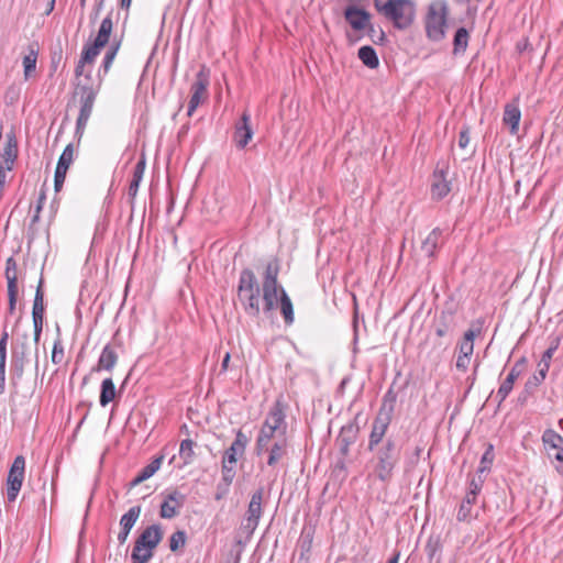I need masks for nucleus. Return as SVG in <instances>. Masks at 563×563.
I'll list each match as a JSON object with an SVG mask.
<instances>
[{
    "mask_svg": "<svg viewBox=\"0 0 563 563\" xmlns=\"http://www.w3.org/2000/svg\"><path fill=\"white\" fill-rule=\"evenodd\" d=\"M18 157V141L13 131L7 133L5 145L3 153L0 155V161L8 170H11Z\"/></svg>",
    "mask_w": 563,
    "mask_h": 563,
    "instance_id": "obj_17",
    "label": "nucleus"
},
{
    "mask_svg": "<svg viewBox=\"0 0 563 563\" xmlns=\"http://www.w3.org/2000/svg\"><path fill=\"white\" fill-rule=\"evenodd\" d=\"M222 478L220 483L225 484L227 486H231L233 478L235 476V471L233 465L230 464H223L222 463Z\"/></svg>",
    "mask_w": 563,
    "mask_h": 563,
    "instance_id": "obj_51",
    "label": "nucleus"
},
{
    "mask_svg": "<svg viewBox=\"0 0 563 563\" xmlns=\"http://www.w3.org/2000/svg\"><path fill=\"white\" fill-rule=\"evenodd\" d=\"M397 394L389 388L383 397L382 406L371 427L389 428L395 411Z\"/></svg>",
    "mask_w": 563,
    "mask_h": 563,
    "instance_id": "obj_11",
    "label": "nucleus"
},
{
    "mask_svg": "<svg viewBox=\"0 0 563 563\" xmlns=\"http://www.w3.org/2000/svg\"><path fill=\"white\" fill-rule=\"evenodd\" d=\"M186 532L183 530L175 531L169 539L170 551L176 552L179 548H183L186 543Z\"/></svg>",
    "mask_w": 563,
    "mask_h": 563,
    "instance_id": "obj_46",
    "label": "nucleus"
},
{
    "mask_svg": "<svg viewBox=\"0 0 563 563\" xmlns=\"http://www.w3.org/2000/svg\"><path fill=\"white\" fill-rule=\"evenodd\" d=\"M42 284L43 280L40 279V284L36 288L34 301H33V309H32V319L33 322L36 321H43L44 318V294L42 290Z\"/></svg>",
    "mask_w": 563,
    "mask_h": 563,
    "instance_id": "obj_31",
    "label": "nucleus"
},
{
    "mask_svg": "<svg viewBox=\"0 0 563 563\" xmlns=\"http://www.w3.org/2000/svg\"><path fill=\"white\" fill-rule=\"evenodd\" d=\"M25 473V459L22 455H18L8 473L7 477V498L9 503L15 501L23 481Z\"/></svg>",
    "mask_w": 563,
    "mask_h": 563,
    "instance_id": "obj_8",
    "label": "nucleus"
},
{
    "mask_svg": "<svg viewBox=\"0 0 563 563\" xmlns=\"http://www.w3.org/2000/svg\"><path fill=\"white\" fill-rule=\"evenodd\" d=\"M141 183V157L136 161L134 165L133 179L130 184L129 196L132 200L136 198L139 191V185Z\"/></svg>",
    "mask_w": 563,
    "mask_h": 563,
    "instance_id": "obj_41",
    "label": "nucleus"
},
{
    "mask_svg": "<svg viewBox=\"0 0 563 563\" xmlns=\"http://www.w3.org/2000/svg\"><path fill=\"white\" fill-rule=\"evenodd\" d=\"M112 19L110 15L106 16L100 24L98 34L95 38V43L99 44L100 46L104 47V45L109 42L111 32H112Z\"/></svg>",
    "mask_w": 563,
    "mask_h": 563,
    "instance_id": "obj_33",
    "label": "nucleus"
},
{
    "mask_svg": "<svg viewBox=\"0 0 563 563\" xmlns=\"http://www.w3.org/2000/svg\"><path fill=\"white\" fill-rule=\"evenodd\" d=\"M344 18L355 31H362L368 26L369 32H374V27L371 25V14L365 9L349 5L344 10Z\"/></svg>",
    "mask_w": 563,
    "mask_h": 563,
    "instance_id": "obj_12",
    "label": "nucleus"
},
{
    "mask_svg": "<svg viewBox=\"0 0 563 563\" xmlns=\"http://www.w3.org/2000/svg\"><path fill=\"white\" fill-rule=\"evenodd\" d=\"M229 488H230V486H227L223 483H218L217 492H216V495H214L216 500L223 499L228 495Z\"/></svg>",
    "mask_w": 563,
    "mask_h": 563,
    "instance_id": "obj_62",
    "label": "nucleus"
},
{
    "mask_svg": "<svg viewBox=\"0 0 563 563\" xmlns=\"http://www.w3.org/2000/svg\"><path fill=\"white\" fill-rule=\"evenodd\" d=\"M20 95V89L18 87L11 86L8 88L4 99L7 104H13Z\"/></svg>",
    "mask_w": 563,
    "mask_h": 563,
    "instance_id": "obj_55",
    "label": "nucleus"
},
{
    "mask_svg": "<svg viewBox=\"0 0 563 563\" xmlns=\"http://www.w3.org/2000/svg\"><path fill=\"white\" fill-rule=\"evenodd\" d=\"M449 8L444 0L434 1L429 5L426 16V33L430 41L440 42L445 37Z\"/></svg>",
    "mask_w": 563,
    "mask_h": 563,
    "instance_id": "obj_4",
    "label": "nucleus"
},
{
    "mask_svg": "<svg viewBox=\"0 0 563 563\" xmlns=\"http://www.w3.org/2000/svg\"><path fill=\"white\" fill-rule=\"evenodd\" d=\"M194 446H195V442L190 439H185L180 442L179 456L183 460L185 465H188L194 461V457H195Z\"/></svg>",
    "mask_w": 563,
    "mask_h": 563,
    "instance_id": "obj_38",
    "label": "nucleus"
},
{
    "mask_svg": "<svg viewBox=\"0 0 563 563\" xmlns=\"http://www.w3.org/2000/svg\"><path fill=\"white\" fill-rule=\"evenodd\" d=\"M388 428L371 427L367 450L372 452V467L376 479L387 484L401 460L402 444L393 437L385 440Z\"/></svg>",
    "mask_w": 563,
    "mask_h": 563,
    "instance_id": "obj_1",
    "label": "nucleus"
},
{
    "mask_svg": "<svg viewBox=\"0 0 563 563\" xmlns=\"http://www.w3.org/2000/svg\"><path fill=\"white\" fill-rule=\"evenodd\" d=\"M455 314L453 310H443L434 323V333L440 339L435 347L440 351H445L452 341L455 330Z\"/></svg>",
    "mask_w": 563,
    "mask_h": 563,
    "instance_id": "obj_6",
    "label": "nucleus"
},
{
    "mask_svg": "<svg viewBox=\"0 0 563 563\" xmlns=\"http://www.w3.org/2000/svg\"><path fill=\"white\" fill-rule=\"evenodd\" d=\"M526 362H527L526 357L519 358L515 363V365L511 367V369H510V372L508 374H514L515 373V379H517L521 375Z\"/></svg>",
    "mask_w": 563,
    "mask_h": 563,
    "instance_id": "obj_61",
    "label": "nucleus"
},
{
    "mask_svg": "<svg viewBox=\"0 0 563 563\" xmlns=\"http://www.w3.org/2000/svg\"><path fill=\"white\" fill-rule=\"evenodd\" d=\"M471 363V356L468 355H457L455 366L461 372H466Z\"/></svg>",
    "mask_w": 563,
    "mask_h": 563,
    "instance_id": "obj_58",
    "label": "nucleus"
},
{
    "mask_svg": "<svg viewBox=\"0 0 563 563\" xmlns=\"http://www.w3.org/2000/svg\"><path fill=\"white\" fill-rule=\"evenodd\" d=\"M475 501L476 498H472V495L466 494L456 515L459 521L470 520L472 506L475 504Z\"/></svg>",
    "mask_w": 563,
    "mask_h": 563,
    "instance_id": "obj_39",
    "label": "nucleus"
},
{
    "mask_svg": "<svg viewBox=\"0 0 563 563\" xmlns=\"http://www.w3.org/2000/svg\"><path fill=\"white\" fill-rule=\"evenodd\" d=\"M481 333V328H470L464 332L462 340L457 343V351L461 355L472 356L474 352V340Z\"/></svg>",
    "mask_w": 563,
    "mask_h": 563,
    "instance_id": "obj_24",
    "label": "nucleus"
},
{
    "mask_svg": "<svg viewBox=\"0 0 563 563\" xmlns=\"http://www.w3.org/2000/svg\"><path fill=\"white\" fill-rule=\"evenodd\" d=\"M164 455L156 456L148 465L143 467V482L152 477L161 467Z\"/></svg>",
    "mask_w": 563,
    "mask_h": 563,
    "instance_id": "obj_48",
    "label": "nucleus"
},
{
    "mask_svg": "<svg viewBox=\"0 0 563 563\" xmlns=\"http://www.w3.org/2000/svg\"><path fill=\"white\" fill-rule=\"evenodd\" d=\"M184 496L178 492H173L167 496L161 506V516L163 518H174L177 515V507H180Z\"/></svg>",
    "mask_w": 563,
    "mask_h": 563,
    "instance_id": "obj_20",
    "label": "nucleus"
},
{
    "mask_svg": "<svg viewBox=\"0 0 563 563\" xmlns=\"http://www.w3.org/2000/svg\"><path fill=\"white\" fill-rule=\"evenodd\" d=\"M102 46H100L99 44L97 43H92L90 45H87L84 47L82 52H81V63H92L95 60V58L99 55L100 51H101Z\"/></svg>",
    "mask_w": 563,
    "mask_h": 563,
    "instance_id": "obj_42",
    "label": "nucleus"
},
{
    "mask_svg": "<svg viewBox=\"0 0 563 563\" xmlns=\"http://www.w3.org/2000/svg\"><path fill=\"white\" fill-rule=\"evenodd\" d=\"M515 382H516V379H515V373H514V374H508L507 377L505 378V380L500 384V386L496 393V396H495V399L498 402V407L505 401V399L511 393Z\"/></svg>",
    "mask_w": 563,
    "mask_h": 563,
    "instance_id": "obj_36",
    "label": "nucleus"
},
{
    "mask_svg": "<svg viewBox=\"0 0 563 563\" xmlns=\"http://www.w3.org/2000/svg\"><path fill=\"white\" fill-rule=\"evenodd\" d=\"M65 352L62 339L59 335L54 341L51 360L54 364L58 365L64 361Z\"/></svg>",
    "mask_w": 563,
    "mask_h": 563,
    "instance_id": "obj_47",
    "label": "nucleus"
},
{
    "mask_svg": "<svg viewBox=\"0 0 563 563\" xmlns=\"http://www.w3.org/2000/svg\"><path fill=\"white\" fill-rule=\"evenodd\" d=\"M357 56L362 60V63L371 69H375L379 65V59L376 54V51L369 45H364L360 47Z\"/></svg>",
    "mask_w": 563,
    "mask_h": 563,
    "instance_id": "obj_30",
    "label": "nucleus"
},
{
    "mask_svg": "<svg viewBox=\"0 0 563 563\" xmlns=\"http://www.w3.org/2000/svg\"><path fill=\"white\" fill-rule=\"evenodd\" d=\"M358 431L360 428L356 422H349L341 428L336 442L353 444L357 439Z\"/></svg>",
    "mask_w": 563,
    "mask_h": 563,
    "instance_id": "obj_34",
    "label": "nucleus"
},
{
    "mask_svg": "<svg viewBox=\"0 0 563 563\" xmlns=\"http://www.w3.org/2000/svg\"><path fill=\"white\" fill-rule=\"evenodd\" d=\"M37 52L31 49L27 55L23 57L24 79L27 80L36 69Z\"/></svg>",
    "mask_w": 563,
    "mask_h": 563,
    "instance_id": "obj_40",
    "label": "nucleus"
},
{
    "mask_svg": "<svg viewBox=\"0 0 563 563\" xmlns=\"http://www.w3.org/2000/svg\"><path fill=\"white\" fill-rule=\"evenodd\" d=\"M451 190L450 183L444 176V172L434 173L431 184V195L433 199L440 200L444 198Z\"/></svg>",
    "mask_w": 563,
    "mask_h": 563,
    "instance_id": "obj_21",
    "label": "nucleus"
},
{
    "mask_svg": "<svg viewBox=\"0 0 563 563\" xmlns=\"http://www.w3.org/2000/svg\"><path fill=\"white\" fill-rule=\"evenodd\" d=\"M285 417L283 406L277 401L269 410L264 423L279 431V437H286L287 423Z\"/></svg>",
    "mask_w": 563,
    "mask_h": 563,
    "instance_id": "obj_16",
    "label": "nucleus"
},
{
    "mask_svg": "<svg viewBox=\"0 0 563 563\" xmlns=\"http://www.w3.org/2000/svg\"><path fill=\"white\" fill-rule=\"evenodd\" d=\"M287 448L286 437H279L271 448L268 446L267 465L275 466L287 454Z\"/></svg>",
    "mask_w": 563,
    "mask_h": 563,
    "instance_id": "obj_22",
    "label": "nucleus"
},
{
    "mask_svg": "<svg viewBox=\"0 0 563 563\" xmlns=\"http://www.w3.org/2000/svg\"><path fill=\"white\" fill-rule=\"evenodd\" d=\"M555 460V470L563 475V448L552 452V459Z\"/></svg>",
    "mask_w": 563,
    "mask_h": 563,
    "instance_id": "obj_57",
    "label": "nucleus"
},
{
    "mask_svg": "<svg viewBox=\"0 0 563 563\" xmlns=\"http://www.w3.org/2000/svg\"><path fill=\"white\" fill-rule=\"evenodd\" d=\"M279 271V260L274 257L267 263L263 274L262 299L264 302L263 311L265 314L271 313L278 306V291H280V288H284L278 284Z\"/></svg>",
    "mask_w": 563,
    "mask_h": 563,
    "instance_id": "obj_3",
    "label": "nucleus"
},
{
    "mask_svg": "<svg viewBox=\"0 0 563 563\" xmlns=\"http://www.w3.org/2000/svg\"><path fill=\"white\" fill-rule=\"evenodd\" d=\"M249 441V437L244 434L241 430H239L236 432L234 441L231 443L230 448L225 450L222 463L230 465L235 464L238 457L244 454Z\"/></svg>",
    "mask_w": 563,
    "mask_h": 563,
    "instance_id": "obj_14",
    "label": "nucleus"
},
{
    "mask_svg": "<svg viewBox=\"0 0 563 563\" xmlns=\"http://www.w3.org/2000/svg\"><path fill=\"white\" fill-rule=\"evenodd\" d=\"M163 532L159 526L153 525L143 530V549L153 550L162 540Z\"/></svg>",
    "mask_w": 563,
    "mask_h": 563,
    "instance_id": "obj_27",
    "label": "nucleus"
},
{
    "mask_svg": "<svg viewBox=\"0 0 563 563\" xmlns=\"http://www.w3.org/2000/svg\"><path fill=\"white\" fill-rule=\"evenodd\" d=\"M115 386L111 378H106L101 383V390L99 401L102 407H106L115 397Z\"/></svg>",
    "mask_w": 563,
    "mask_h": 563,
    "instance_id": "obj_32",
    "label": "nucleus"
},
{
    "mask_svg": "<svg viewBox=\"0 0 563 563\" xmlns=\"http://www.w3.org/2000/svg\"><path fill=\"white\" fill-rule=\"evenodd\" d=\"M118 48H119V44L112 45L109 48V51L106 53L103 60H102V68L104 70V73H107L110 69L112 62L117 55Z\"/></svg>",
    "mask_w": 563,
    "mask_h": 563,
    "instance_id": "obj_53",
    "label": "nucleus"
},
{
    "mask_svg": "<svg viewBox=\"0 0 563 563\" xmlns=\"http://www.w3.org/2000/svg\"><path fill=\"white\" fill-rule=\"evenodd\" d=\"M521 112L519 108L514 103H507L504 110L503 121L505 124L510 126V133L516 134L518 132Z\"/></svg>",
    "mask_w": 563,
    "mask_h": 563,
    "instance_id": "obj_26",
    "label": "nucleus"
},
{
    "mask_svg": "<svg viewBox=\"0 0 563 563\" xmlns=\"http://www.w3.org/2000/svg\"><path fill=\"white\" fill-rule=\"evenodd\" d=\"M470 143V128L465 126L461 130L459 135V146L461 148H466Z\"/></svg>",
    "mask_w": 563,
    "mask_h": 563,
    "instance_id": "obj_60",
    "label": "nucleus"
},
{
    "mask_svg": "<svg viewBox=\"0 0 563 563\" xmlns=\"http://www.w3.org/2000/svg\"><path fill=\"white\" fill-rule=\"evenodd\" d=\"M278 299L280 303V312L284 317L285 323L291 324L294 322V307L289 296L284 288H280V291H278Z\"/></svg>",
    "mask_w": 563,
    "mask_h": 563,
    "instance_id": "obj_28",
    "label": "nucleus"
},
{
    "mask_svg": "<svg viewBox=\"0 0 563 563\" xmlns=\"http://www.w3.org/2000/svg\"><path fill=\"white\" fill-rule=\"evenodd\" d=\"M209 70L202 66L196 75L195 81L190 87V99L188 103L187 115L191 117L199 104L208 98Z\"/></svg>",
    "mask_w": 563,
    "mask_h": 563,
    "instance_id": "obj_7",
    "label": "nucleus"
},
{
    "mask_svg": "<svg viewBox=\"0 0 563 563\" xmlns=\"http://www.w3.org/2000/svg\"><path fill=\"white\" fill-rule=\"evenodd\" d=\"M279 439V431L276 429H273L271 426L263 423L260 434L256 440L255 450L256 453L260 455L264 451L268 450V444L272 440Z\"/></svg>",
    "mask_w": 563,
    "mask_h": 563,
    "instance_id": "obj_19",
    "label": "nucleus"
},
{
    "mask_svg": "<svg viewBox=\"0 0 563 563\" xmlns=\"http://www.w3.org/2000/svg\"><path fill=\"white\" fill-rule=\"evenodd\" d=\"M424 551L427 553L429 561L432 562L437 553L441 551L440 538L430 536L424 547Z\"/></svg>",
    "mask_w": 563,
    "mask_h": 563,
    "instance_id": "obj_44",
    "label": "nucleus"
},
{
    "mask_svg": "<svg viewBox=\"0 0 563 563\" xmlns=\"http://www.w3.org/2000/svg\"><path fill=\"white\" fill-rule=\"evenodd\" d=\"M33 327H34V338H33V341H34V344H35V373L36 375L38 374V341H40V338H41V334H42V330H43V321H36V322H33Z\"/></svg>",
    "mask_w": 563,
    "mask_h": 563,
    "instance_id": "obj_49",
    "label": "nucleus"
},
{
    "mask_svg": "<svg viewBox=\"0 0 563 563\" xmlns=\"http://www.w3.org/2000/svg\"><path fill=\"white\" fill-rule=\"evenodd\" d=\"M74 159V146L73 144H68L62 155L58 158L55 176H54V187L55 191H59L64 185L67 170L73 163Z\"/></svg>",
    "mask_w": 563,
    "mask_h": 563,
    "instance_id": "obj_13",
    "label": "nucleus"
},
{
    "mask_svg": "<svg viewBox=\"0 0 563 563\" xmlns=\"http://www.w3.org/2000/svg\"><path fill=\"white\" fill-rule=\"evenodd\" d=\"M13 262L12 258L8 260V267H7V280H8V295L18 294V285H16V276L13 273L10 274L9 265Z\"/></svg>",
    "mask_w": 563,
    "mask_h": 563,
    "instance_id": "obj_52",
    "label": "nucleus"
},
{
    "mask_svg": "<svg viewBox=\"0 0 563 563\" xmlns=\"http://www.w3.org/2000/svg\"><path fill=\"white\" fill-rule=\"evenodd\" d=\"M141 514V506H134L129 509L120 519L121 530L131 531Z\"/></svg>",
    "mask_w": 563,
    "mask_h": 563,
    "instance_id": "obj_37",
    "label": "nucleus"
},
{
    "mask_svg": "<svg viewBox=\"0 0 563 563\" xmlns=\"http://www.w3.org/2000/svg\"><path fill=\"white\" fill-rule=\"evenodd\" d=\"M549 340H550V345H549L548 349L553 351V352H555L559 349L560 344H561V336L560 335H555V336L552 335V336L549 338Z\"/></svg>",
    "mask_w": 563,
    "mask_h": 563,
    "instance_id": "obj_63",
    "label": "nucleus"
},
{
    "mask_svg": "<svg viewBox=\"0 0 563 563\" xmlns=\"http://www.w3.org/2000/svg\"><path fill=\"white\" fill-rule=\"evenodd\" d=\"M383 9V15L390 20L396 29H408L415 21L416 5L412 0H390Z\"/></svg>",
    "mask_w": 563,
    "mask_h": 563,
    "instance_id": "obj_5",
    "label": "nucleus"
},
{
    "mask_svg": "<svg viewBox=\"0 0 563 563\" xmlns=\"http://www.w3.org/2000/svg\"><path fill=\"white\" fill-rule=\"evenodd\" d=\"M470 34L465 27H459L454 34L453 38V53L460 54L464 53L468 45Z\"/></svg>",
    "mask_w": 563,
    "mask_h": 563,
    "instance_id": "obj_35",
    "label": "nucleus"
},
{
    "mask_svg": "<svg viewBox=\"0 0 563 563\" xmlns=\"http://www.w3.org/2000/svg\"><path fill=\"white\" fill-rule=\"evenodd\" d=\"M545 378L539 375L538 373L533 374L525 384V390L528 394H531Z\"/></svg>",
    "mask_w": 563,
    "mask_h": 563,
    "instance_id": "obj_54",
    "label": "nucleus"
},
{
    "mask_svg": "<svg viewBox=\"0 0 563 563\" xmlns=\"http://www.w3.org/2000/svg\"><path fill=\"white\" fill-rule=\"evenodd\" d=\"M258 526L257 521L251 520L250 518H243V521L239 528V536L250 540Z\"/></svg>",
    "mask_w": 563,
    "mask_h": 563,
    "instance_id": "obj_43",
    "label": "nucleus"
},
{
    "mask_svg": "<svg viewBox=\"0 0 563 563\" xmlns=\"http://www.w3.org/2000/svg\"><path fill=\"white\" fill-rule=\"evenodd\" d=\"M97 92L91 87L81 88L80 110L76 122V136L80 139L91 115Z\"/></svg>",
    "mask_w": 563,
    "mask_h": 563,
    "instance_id": "obj_9",
    "label": "nucleus"
},
{
    "mask_svg": "<svg viewBox=\"0 0 563 563\" xmlns=\"http://www.w3.org/2000/svg\"><path fill=\"white\" fill-rule=\"evenodd\" d=\"M253 137L251 117L243 112L241 119L235 123L234 142L236 147L244 148Z\"/></svg>",
    "mask_w": 563,
    "mask_h": 563,
    "instance_id": "obj_15",
    "label": "nucleus"
},
{
    "mask_svg": "<svg viewBox=\"0 0 563 563\" xmlns=\"http://www.w3.org/2000/svg\"><path fill=\"white\" fill-rule=\"evenodd\" d=\"M549 368H550V363L544 364V362L540 361L538 363V372L537 373L545 378L547 374L549 372Z\"/></svg>",
    "mask_w": 563,
    "mask_h": 563,
    "instance_id": "obj_64",
    "label": "nucleus"
},
{
    "mask_svg": "<svg viewBox=\"0 0 563 563\" xmlns=\"http://www.w3.org/2000/svg\"><path fill=\"white\" fill-rule=\"evenodd\" d=\"M442 234L443 231L440 228L433 229L428 236L423 240L421 245V251L428 257H433L435 254V250L442 243Z\"/></svg>",
    "mask_w": 563,
    "mask_h": 563,
    "instance_id": "obj_23",
    "label": "nucleus"
},
{
    "mask_svg": "<svg viewBox=\"0 0 563 563\" xmlns=\"http://www.w3.org/2000/svg\"><path fill=\"white\" fill-rule=\"evenodd\" d=\"M484 478L482 474L477 473V477H473L470 482V488L467 494L472 495V498H476L482 490Z\"/></svg>",
    "mask_w": 563,
    "mask_h": 563,
    "instance_id": "obj_50",
    "label": "nucleus"
},
{
    "mask_svg": "<svg viewBox=\"0 0 563 563\" xmlns=\"http://www.w3.org/2000/svg\"><path fill=\"white\" fill-rule=\"evenodd\" d=\"M493 461H494V446L492 444H488L486 451L484 452V454L481 459V463H479L477 473L483 474L484 472L489 471L490 465L493 464Z\"/></svg>",
    "mask_w": 563,
    "mask_h": 563,
    "instance_id": "obj_45",
    "label": "nucleus"
},
{
    "mask_svg": "<svg viewBox=\"0 0 563 563\" xmlns=\"http://www.w3.org/2000/svg\"><path fill=\"white\" fill-rule=\"evenodd\" d=\"M117 360H118V355H117L114 349L110 344H107L103 347L101 355L99 357L98 369L111 371L113 368V366L115 365Z\"/></svg>",
    "mask_w": 563,
    "mask_h": 563,
    "instance_id": "obj_29",
    "label": "nucleus"
},
{
    "mask_svg": "<svg viewBox=\"0 0 563 563\" xmlns=\"http://www.w3.org/2000/svg\"><path fill=\"white\" fill-rule=\"evenodd\" d=\"M8 333L3 332L0 339V364H5L7 361V342H8Z\"/></svg>",
    "mask_w": 563,
    "mask_h": 563,
    "instance_id": "obj_59",
    "label": "nucleus"
},
{
    "mask_svg": "<svg viewBox=\"0 0 563 563\" xmlns=\"http://www.w3.org/2000/svg\"><path fill=\"white\" fill-rule=\"evenodd\" d=\"M131 560L133 563H141V534L134 540Z\"/></svg>",
    "mask_w": 563,
    "mask_h": 563,
    "instance_id": "obj_56",
    "label": "nucleus"
},
{
    "mask_svg": "<svg viewBox=\"0 0 563 563\" xmlns=\"http://www.w3.org/2000/svg\"><path fill=\"white\" fill-rule=\"evenodd\" d=\"M261 294L262 288L254 272L251 268L242 269L238 285V298L244 312L251 318L257 319L261 314Z\"/></svg>",
    "mask_w": 563,
    "mask_h": 563,
    "instance_id": "obj_2",
    "label": "nucleus"
},
{
    "mask_svg": "<svg viewBox=\"0 0 563 563\" xmlns=\"http://www.w3.org/2000/svg\"><path fill=\"white\" fill-rule=\"evenodd\" d=\"M542 442L550 459H552L553 451L563 448V438L552 429H548L543 432Z\"/></svg>",
    "mask_w": 563,
    "mask_h": 563,
    "instance_id": "obj_25",
    "label": "nucleus"
},
{
    "mask_svg": "<svg viewBox=\"0 0 563 563\" xmlns=\"http://www.w3.org/2000/svg\"><path fill=\"white\" fill-rule=\"evenodd\" d=\"M29 353V336L25 334L21 340L12 344L11 373L14 378H21Z\"/></svg>",
    "mask_w": 563,
    "mask_h": 563,
    "instance_id": "obj_10",
    "label": "nucleus"
},
{
    "mask_svg": "<svg viewBox=\"0 0 563 563\" xmlns=\"http://www.w3.org/2000/svg\"><path fill=\"white\" fill-rule=\"evenodd\" d=\"M263 498H264V487H258L251 496L244 518H250L251 520L260 522V519L263 515V508H262Z\"/></svg>",
    "mask_w": 563,
    "mask_h": 563,
    "instance_id": "obj_18",
    "label": "nucleus"
}]
</instances>
